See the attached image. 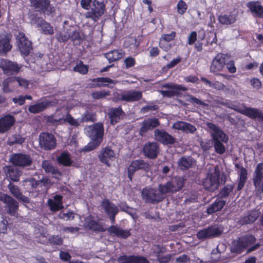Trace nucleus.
Instances as JSON below:
<instances>
[{
	"label": "nucleus",
	"instance_id": "f257e3e1",
	"mask_svg": "<svg viewBox=\"0 0 263 263\" xmlns=\"http://www.w3.org/2000/svg\"><path fill=\"white\" fill-rule=\"evenodd\" d=\"M208 127L211 130L210 132L212 141L205 140L200 142V146L203 152H207L213 145L215 152L219 155H222L226 152V148L224 144H227L229 141L228 136L216 124L208 122Z\"/></svg>",
	"mask_w": 263,
	"mask_h": 263
},
{
	"label": "nucleus",
	"instance_id": "f03ea898",
	"mask_svg": "<svg viewBox=\"0 0 263 263\" xmlns=\"http://www.w3.org/2000/svg\"><path fill=\"white\" fill-rule=\"evenodd\" d=\"M104 129L103 124L97 122L87 128V135L91 141L85 146L86 151H91L98 147L103 141Z\"/></svg>",
	"mask_w": 263,
	"mask_h": 263
},
{
	"label": "nucleus",
	"instance_id": "7ed1b4c3",
	"mask_svg": "<svg viewBox=\"0 0 263 263\" xmlns=\"http://www.w3.org/2000/svg\"><path fill=\"white\" fill-rule=\"evenodd\" d=\"M83 226L85 229L96 234L104 232L108 229L101 217L91 214L84 218Z\"/></svg>",
	"mask_w": 263,
	"mask_h": 263
},
{
	"label": "nucleus",
	"instance_id": "20e7f679",
	"mask_svg": "<svg viewBox=\"0 0 263 263\" xmlns=\"http://www.w3.org/2000/svg\"><path fill=\"white\" fill-rule=\"evenodd\" d=\"M220 171L218 166L213 170H210L206 177L203 180L202 185L205 190L214 191L219 185V176Z\"/></svg>",
	"mask_w": 263,
	"mask_h": 263
},
{
	"label": "nucleus",
	"instance_id": "39448f33",
	"mask_svg": "<svg viewBox=\"0 0 263 263\" xmlns=\"http://www.w3.org/2000/svg\"><path fill=\"white\" fill-rule=\"evenodd\" d=\"M184 184V180L182 178L176 177L172 180L167 181L164 184H159L158 190L159 193L164 196L167 193H174L180 191Z\"/></svg>",
	"mask_w": 263,
	"mask_h": 263
},
{
	"label": "nucleus",
	"instance_id": "423d86ee",
	"mask_svg": "<svg viewBox=\"0 0 263 263\" xmlns=\"http://www.w3.org/2000/svg\"><path fill=\"white\" fill-rule=\"evenodd\" d=\"M232 109L251 119L257 120L259 122H263V112L258 108L242 105V106L234 105Z\"/></svg>",
	"mask_w": 263,
	"mask_h": 263
},
{
	"label": "nucleus",
	"instance_id": "0eeeda50",
	"mask_svg": "<svg viewBox=\"0 0 263 263\" xmlns=\"http://www.w3.org/2000/svg\"><path fill=\"white\" fill-rule=\"evenodd\" d=\"M255 240V237L251 234L239 237L233 242L231 252L237 254H240L244 249L254 243Z\"/></svg>",
	"mask_w": 263,
	"mask_h": 263
},
{
	"label": "nucleus",
	"instance_id": "6e6552de",
	"mask_svg": "<svg viewBox=\"0 0 263 263\" xmlns=\"http://www.w3.org/2000/svg\"><path fill=\"white\" fill-rule=\"evenodd\" d=\"M10 162L14 165L22 168L32 165V159L30 155L24 153H13L10 157Z\"/></svg>",
	"mask_w": 263,
	"mask_h": 263
},
{
	"label": "nucleus",
	"instance_id": "1a4fd4ad",
	"mask_svg": "<svg viewBox=\"0 0 263 263\" xmlns=\"http://www.w3.org/2000/svg\"><path fill=\"white\" fill-rule=\"evenodd\" d=\"M252 181L256 193L263 194V162L257 164L253 174Z\"/></svg>",
	"mask_w": 263,
	"mask_h": 263
},
{
	"label": "nucleus",
	"instance_id": "9d476101",
	"mask_svg": "<svg viewBox=\"0 0 263 263\" xmlns=\"http://www.w3.org/2000/svg\"><path fill=\"white\" fill-rule=\"evenodd\" d=\"M222 233V229L219 226L213 225L199 231L196 235L199 239L204 240L219 237Z\"/></svg>",
	"mask_w": 263,
	"mask_h": 263
},
{
	"label": "nucleus",
	"instance_id": "9b49d317",
	"mask_svg": "<svg viewBox=\"0 0 263 263\" xmlns=\"http://www.w3.org/2000/svg\"><path fill=\"white\" fill-rule=\"evenodd\" d=\"M142 198L145 202L150 203H155L161 202L164 198V196L156 189L145 187L141 192Z\"/></svg>",
	"mask_w": 263,
	"mask_h": 263
},
{
	"label": "nucleus",
	"instance_id": "f8f14e48",
	"mask_svg": "<svg viewBox=\"0 0 263 263\" xmlns=\"http://www.w3.org/2000/svg\"><path fill=\"white\" fill-rule=\"evenodd\" d=\"M105 5L102 2L97 1H93L90 7V10L87 12L85 15L87 18H91L95 22L97 21L99 18L104 14L105 11Z\"/></svg>",
	"mask_w": 263,
	"mask_h": 263
},
{
	"label": "nucleus",
	"instance_id": "ddd939ff",
	"mask_svg": "<svg viewBox=\"0 0 263 263\" xmlns=\"http://www.w3.org/2000/svg\"><path fill=\"white\" fill-rule=\"evenodd\" d=\"M39 143L45 150H51L55 148L57 141L53 135L48 132H43L39 136Z\"/></svg>",
	"mask_w": 263,
	"mask_h": 263
},
{
	"label": "nucleus",
	"instance_id": "4468645a",
	"mask_svg": "<svg viewBox=\"0 0 263 263\" xmlns=\"http://www.w3.org/2000/svg\"><path fill=\"white\" fill-rule=\"evenodd\" d=\"M149 165L142 159L133 160L127 168V176L130 181H132L135 173L138 170L148 171Z\"/></svg>",
	"mask_w": 263,
	"mask_h": 263
},
{
	"label": "nucleus",
	"instance_id": "2eb2a0df",
	"mask_svg": "<svg viewBox=\"0 0 263 263\" xmlns=\"http://www.w3.org/2000/svg\"><path fill=\"white\" fill-rule=\"evenodd\" d=\"M149 165L142 159L133 160L127 168V176L130 181H132L135 173L138 170L148 171Z\"/></svg>",
	"mask_w": 263,
	"mask_h": 263
},
{
	"label": "nucleus",
	"instance_id": "dca6fc26",
	"mask_svg": "<svg viewBox=\"0 0 263 263\" xmlns=\"http://www.w3.org/2000/svg\"><path fill=\"white\" fill-rule=\"evenodd\" d=\"M149 165L142 159L133 160L127 168V176L130 181H132L135 173L138 170L148 171Z\"/></svg>",
	"mask_w": 263,
	"mask_h": 263
},
{
	"label": "nucleus",
	"instance_id": "f3484780",
	"mask_svg": "<svg viewBox=\"0 0 263 263\" xmlns=\"http://www.w3.org/2000/svg\"><path fill=\"white\" fill-rule=\"evenodd\" d=\"M0 200L5 204V210L7 214L14 216L18 209V203L10 196L4 194Z\"/></svg>",
	"mask_w": 263,
	"mask_h": 263
},
{
	"label": "nucleus",
	"instance_id": "a211bd4d",
	"mask_svg": "<svg viewBox=\"0 0 263 263\" xmlns=\"http://www.w3.org/2000/svg\"><path fill=\"white\" fill-rule=\"evenodd\" d=\"M16 39L21 53L25 56L28 55L32 49L31 42L22 32H18L16 36Z\"/></svg>",
	"mask_w": 263,
	"mask_h": 263
},
{
	"label": "nucleus",
	"instance_id": "6ab92c4d",
	"mask_svg": "<svg viewBox=\"0 0 263 263\" xmlns=\"http://www.w3.org/2000/svg\"><path fill=\"white\" fill-rule=\"evenodd\" d=\"M155 139L163 145H173L176 142V138L163 129L154 131Z\"/></svg>",
	"mask_w": 263,
	"mask_h": 263
},
{
	"label": "nucleus",
	"instance_id": "aec40b11",
	"mask_svg": "<svg viewBox=\"0 0 263 263\" xmlns=\"http://www.w3.org/2000/svg\"><path fill=\"white\" fill-rule=\"evenodd\" d=\"M142 151L145 157L155 159L159 153V146L156 142H148L144 145Z\"/></svg>",
	"mask_w": 263,
	"mask_h": 263
},
{
	"label": "nucleus",
	"instance_id": "412c9836",
	"mask_svg": "<svg viewBox=\"0 0 263 263\" xmlns=\"http://www.w3.org/2000/svg\"><path fill=\"white\" fill-rule=\"evenodd\" d=\"M114 151L109 146L103 148L98 155V159L100 162L109 167V161H112L115 159Z\"/></svg>",
	"mask_w": 263,
	"mask_h": 263
},
{
	"label": "nucleus",
	"instance_id": "4be33fe9",
	"mask_svg": "<svg viewBox=\"0 0 263 263\" xmlns=\"http://www.w3.org/2000/svg\"><path fill=\"white\" fill-rule=\"evenodd\" d=\"M54 104V101L45 98L39 103L30 105L28 108V111L31 113L37 114L44 111L48 107L53 106Z\"/></svg>",
	"mask_w": 263,
	"mask_h": 263
},
{
	"label": "nucleus",
	"instance_id": "5701e85b",
	"mask_svg": "<svg viewBox=\"0 0 263 263\" xmlns=\"http://www.w3.org/2000/svg\"><path fill=\"white\" fill-rule=\"evenodd\" d=\"M226 65V55L221 53L217 54L212 61L210 70L213 72L221 71Z\"/></svg>",
	"mask_w": 263,
	"mask_h": 263
},
{
	"label": "nucleus",
	"instance_id": "b1692460",
	"mask_svg": "<svg viewBox=\"0 0 263 263\" xmlns=\"http://www.w3.org/2000/svg\"><path fill=\"white\" fill-rule=\"evenodd\" d=\"M0 68L7 75L17 72L20 70V67L17 64L5 59H1L0 60Z\"/></svg>",
	"mask_w": 263,
	"mask_h": 263
},
{
	"label": "nucleus",
	"instance_id": "393cba45",
	"mask_svg": "<svg viewBox=\"0 0 263 263\" xmlns=\"http://www.w3.org/2000/svg\"><path fill=\"white\" fill-rule=\"evenodd\" d=\"M142 97V92L130 90L122 93L118 97L119 101L132 102L140 100Z\"/></svg>",
	"mask_w": 263,
	"mask_h": 263
},
{
	"label": "nucleus",
	"instance_id": "a878e982",
	"mask_svg": "<svg viewBox=\"0 0 263 263\" xmlns=\"http://www.w3.org/2000/svg\"><path fill=\"white\" fill-rule=\"evenodd\" d=\"M11 37L9 33L0 32V53H6L11 49Z\"/></svg>",
	"mask_w": 263,
	"mask_h": 263
},
{
	"label": "nucleus",
	"instance_id": "bb28decb",
	"mask_svg": "<svg viewBox=\"0 0 263 263\" xmlns=\"http://www.w3.org/2000/svg\"><path fill=\"white\" fill-rule=\"evenodd\" d=\"M14 117L10 115H6L0 118V134L8 131L15 123Z\"/></svg>",
	"mask_w": 263,
	"mask_h": 263
},
{
	"label": "nucleus",
	"instance_id": "cd10ccee",
	"mask_svg": "<svg viewBox=\"0 0 263 263\" xmlns=\"http://www.w3.org/2000/svg\"><path fill=\"white\" fill-rule=\"evenodd\" d=\"M125 115L124 112L121 106L118 107H112L109 109L108 116L110 124L115 125L119 121L122 119Z\"/></svg>",
	"mask_w": 263,
	"mask_h": 263
},
{
	"label": "nucleus",
	"instance_id": "c85d7f7f",
	"mask_svg": "<svg viewBox=\"0 0 263 263\" xmlns=\"http://www.w3.org/2000/svg\"><path fill=\"white\" fill-rule=\"evenodd\" d=\"M226 203V200L217 196L215 200L207 207L206 212L209 215L219 212L223 208Z\"/></svg>",
	"mask_w": 263,
	"mask_h": 263
},
{
	"label": "nucleus",
	"instance_id": "c756f323",
	"mask_svg": "<svg viewBox=\"0 0 263 263\" xmlns=\"http://www.w3.org/2000/svg\"><path fill=\"white\" fill-rule=\"evenodd\" d=\"M31 23L37 28H41L42 32L46 34H52L54 33L53 27L40 18L32 19Z\"/></svg>",
	"mask_w": 263,
	"mask_h": 263
},
{
	"label": "nucleus",
	"instance_id": "7c9ffc66",
	"mask_svg": "<svg viewBox=\"0 0 263 263\" xmlns=\"http://www.w3.org/2000/svg\"><path fill=\"white\" fill-rule=\"evenodd\" d=\"M107 232L119 238L126 239L130 236V230H123L117 226L111 225L107 229Z\"/></svg>",
	"mask_w": 263,
	"mask_h": 263
},
{
	"label": "nucleus",
	"instance_id": "2f4dec72",
	"mask_svg": "<svg viewBox=\"0 0 263 263\" xmlns=\"http://www.w3.org/2000/svg\"><path fill=\"white\" fill-rule=\"evenodd\" d=\"M174 129L180 130L186 133L194 134L197 130L195 126L184 121H177L172 126Z\"/></svg>",
	"mask_w": 263,
	"mask_h": 263
},
{
	"label": "nucleus",
	"instance_id": "473e14b6",
	"mask_svg": "<svg viewBox=\"0 0 263 263\" xmlns=\"http://www.w3.org/2000/svg\"><path fill=\"white\" fill-rule=\"evenodd\" d=\"M8 187L12 195L20 202L25 203H29L30 202L29 198L21 192L20 189L17 185L10 183Z\"/></svg>",
	"mask_w": 263,
	"mask_h": 263
},
{
	"label": "nucleus",
	"instance_id": "72a5a7b5",
	"mask_svg": "<svg viewBox=\"0 0 263 263\" xmlns=\"http://www.w3.org/2000/svg\"><path fill=\"white\" fill-rule=\"evenodd\" d=\"M163 86L168 88H173L172 90H161L160 92L164 97H174L179 93V90L184 91L186 90V88L182 87L181 85L173 86L172 83H165Z\"/></svg>",
	"mask_w": 263,
	"mask_h": 263
},
{
	"label": "nucleus",
	"instance_id": "f704fd0d",
	"mask_svg": "<svg viewBox=\"0 0 263 263\" xmlns=\"http://www.w3.org/2000/svg\"><path fill=\"white\" fill-rule=\"evenodd\" d=\"M247 6L254 16L263 18V6L258 2H249Z\"/></svg>",
	"mask_w": 263,
	"mask_h": 263
},
{
	"label": "nucleus",
	"instance_id": "c9c22d12",
	"mask_svg": "<svg viewBox=\"0 0 263 263\" xmlns=\"http://www.w3.org/2000/svg\"><path fill=\"white\" fill-rule=\"evenodd\" d=\"M42 167L46 173H51L53 177L59 179L62 176L61 173L51 164V162L48 160H44L42 162Z\"/></svg>",
	"mask_w": 263,
	"mask_h": 263
},
{
	"label": "nucleus",
	"instance_id": "e433bc0d",
	"mask_svg": "<svg viewBox=\"0 0 263 263\" xmlns=\"http://www.w3.org/2000/svg\"><path fill=\"white\" fill-rule=\"evenodd\" d=\"M195 162L194 159L191 156H182L178 161V166L181 170L185 171L192 166Z\"/></svg>",
	"mask_w": 263,
	"mask_h": 263
},
{
	"label": "nucleus",
	"instance_id": "4c0bfd02",
	"mask_svg": "<svg viewBox=\"0 0 263 263\" xmlns=\"http://www.w3.org/2000/svg\"><path fill=\"white\" fill-rule=\"evenodd\" d=\"M5 171L6 175L13 181H18L21 175V171L12 166H7Z\"/></svg>",
	"mask_w": 263,
	"mask_h": 263
},
{
	"label": "nucleus",
	"instance_id": "58836bf2",
	"mask_svg": "<svg viewBox=\"0 0 263 263\" xmlns=\"http://www.w3.org/2000/svg\"><path fill=\"white\" fill-rule=\"evenodd\" d=\"M157 251H155V255L157 260L160 263H167L171 260V256L170 254L162 255L164 252V248L160 245L157 246Z\"/></svg>",
	"mask_w": 263,
	"mask_h": 263
},
{
	"label": "nucleus",
	"instance_id": "ea45409f",
	"mask_svg": "<svg viewBox=\"0 0 263 263\" xmlns=\"http://www.w3.org/2000/svg\"><path fill=\"white\" fill-rule=\"evenodd\" d=\"M258 214L255 211H251L248 214L240 219V223L241 225L247 224L254 222L258 218Z\"/></svg>",
	"mask_w": 263,
	"mask_h": 263
},
{
	"label": "nucleus",
	"instance_id": "a19ab883",
	"mask_svg": "<svg viewBox=\"0 0 263 263\" xmlns=\"http://www.w3.org/2000/svg\"><path fill=\"white\" fill-rule=\"evenodd\" d=\"M101 206L107 214L112 213V211L119 212L116 205L110 202L108 199L104 198L101 202Z\"/></svg>",
	"mask_w": 263,
	"mask_h": 263
},
{
	"label": "nucleus",
	"instance_id": "79ce46f5",
	"mask_svg": "<svg viewBox=\"0 0 263 263\" xmlns=\"http://www.w3.org/2000/svg\"><path fill=\"white\" fill-rule=\"evenodd\" d=\"M25 140V138L18 134H14L9 137L7 140V144L9 146H13L15 144L22 145Z\"/></svg>",
	"mask_w": 263,
	"mask_h": 263
},
{
	"label": "nucleus",
	"instance_id": "37998d69",
	"mask_svg": "<svg viewBox=\"0 0 263 263\" xmlns=\"http://www.w3.org/2000/svg\"><path fill=\"white\" fill-rule=\"evenodd\" d=\"M248 172L246 168L241 167V172L239 175L238 182L237 191H239L242 189L247 179Z\"/></svg>",
	"mask_w": 263,
	"mask_h": 263
},
{
	"label": "nucleus",
	"instance_id": "c03bdc74",
	"mask_svg": "<svg viewBox=\"0 0 263 263\" xmlns=\"http://www.w3.org/2000/svg\"><path fill=\"white\" fill-rule=\"evenodd\" d=\"M124 55L123 52L118 50H112L105 54V57L109 62L118 61Z\"/></svg>",
	"mask_w": 263,
	"mask_h": 263
},
{
	"label": "nucleus",
	"instance_id": "a18cd8bd",
	"mask_svg": "<svg viewBox=\"0 0 263 263\" xmlns=\"http://www.w3.org/2000/svg\"><path fill=\"white\" fill-rule=\"evenodd\" d=\"M57 161L59 164L65 166H69L72 163L70 155L67 152H62L60 155L58 157Z\"/></svg>",
	"mask_w": 263,
	"mask_h": 263
},
{
	"label": "nucleus",
	"instance_id": "49530a36",
	"mask_svg": "<svg viewBox=\"0 0 263 263\" xmlns=\"http://www.w3.org/2000/svg\"><path fill=\"white\" fill-rule=\"evenodd\" d=\"M219 22L223 25H231L234 23L237 20V16L234 14H230L229 15H223L219 17Z\"/></svg>",
	"mask_w": 263,
	"mask_h": 263
},
{
	"label": "nucleus",
	"instance_id": "de8ad7c7",
	"mask_svg": "<svg viewBox=\"0 0 263 263\" xmlns=\"http://www.w3.org/2000/svg\"><path fill=\"white\" fill-rule=\"evenodd\" d=\"M35 185H36V180L33 178L25 180L24 183L25 191L29 194H32V196H33Z\"/></svg>",
	"mask_w": 263,
	"mask_h": 263
},
{
	"label": "nucleus",
	"instance_id": "09e8293b",
	"mask_svg": "<svg viewBox=\"0 0 263 263\" xmlns=\"http://www.w3.org/2000/svg\"><path fill=\"white\" fill-rule=\"evenodd\" d=\"M234 187V184H227L221 189L217 196L222 199L227 198L229 196V194L233 191Z\"/></svg>",
	"mask_w": 263,
	"mask_h": 263
},
{
	"label": "nucleus",
	"instance_id": "8fccbe9b",
	"mask_svg": "<svg viewBox=\"0 0 263 263\" xmlns=\"http://www.w3.org/2000/svg\"><path fill=\"white\" fill-rule=\"evenodd\" d=\"M31 5L35 8L44 10L49 6V0H31Z\"/></svg>",
	"mask_w": 263,
	"mask_h": 263
},
{
	"label": "nucleus",
	"instance_id": "3c124183",
	"mask_svg": "<svg viewBox=\"0 0 263 263\" xmlns=\"http://www.w3.org/2000/svg\"><path fill=\"white\" fill-rule=\"evenodd\" d=\"M80 37V34L76 30L70 29L67 34L64 35V38L62 39L63 41H67L69 39L72 40H77Z\"/></svg>",
	"mask_w": 263,
	"mask_h": 263
},
{
	"label": "nucleus",
	"instance_id": "603ef678",
	"mask_svg": "<svg viewBox=\"0 0 263 263\" xmlns=\"http://www.w3.org/2000/svg\"><path fill=\"white\" fill-rule=\"evenodd\" d=\"M130 263H149L148 259L143 256H129Z\"/></svg>",
	"mask_w": 263,
	"mask_h": 263
},
{
	"label": "nucleus",
	"instance_id": "864d4df0",
	"mask_svg": "<svg viewBox=\"0 0 263 263\" xmlns=\"http://www.w3.org/2000/svg\"><path fill=\"white\" fill-rule=\"evenodd\" d=\"M110 92L109 90H102L98 91L92 92L91 96L93 99H100L105 97L107 96H109Z\"/></svg>",
	"mask_w": 263,
	"mask_h": 263
},
{
	"label": "nucleus",
	"instance_id": "5fc2aeb1",
	"mask_svg": "<svg viewBox=\"0 0 263 263\" xmlns=\"http://www.w3.org/2000/svg\"><path fill=\"white\" fill-rule=\"evenodd\" d=\"M63 121L65 123H68L69 125L77 127L79 125V123L78 121L74 119L72 116L69 113L67 114L65 117L63 119Z\"/></svg>",
	"mask_w": 263,
	"mask_h": 263
},
{
	"label": "nucleus",
	"instance_id": "6e6d98bb",
	"mask_svg": "<svg viewBox=\"0 0 263 263\" xmlns=\"http://www.w3.org/2000/svg\"><path fill=\"white\" fill-rule=\"evenodd\" d=\"M73 70L81 74H85L88 71V67L80 62L73 67Z\"/></svg>",
	"mask_w": 263,
	"mask_h": 263
},
{
	"label": "nucleus",
	"instance_id": "4d7b16f0",
	"mask_svg": "<svg viewBox=\"0 0 263 263\" xmlns=\"http://www.w3.org/2000/svg\"><path fill=\"white\" fill-rule=\"evenodd\" d=\"M48 203L50 207V210L52 212L58 211L64 208L63 205L57 203V202L53 201V200L51 199H49L48 200Z\"/></svg>",
	"mask_w": 263,
	"mask_h": 263
},
{
	"label": "nucleus",
	"instance_id": "13d9d810",
	"mask_svg": "<svg viewBox=\"0 0 263 263\" xmlns=\"http://www.w3.org/2000/svg\"><path fill=\"white\" fill-rule=\"evenodd\" d=\"M34 190L33 196L36 197L46 191V189L42 185V184L36 180V185L35 186Z\"/></svg>",
	"mask_w": 263,
	"mask_h": 263
},
{
	"label": "nucleus",
	"instance_id": "bf43d9fd",
	"mask_svg": "<svg viewBox=\"0 0 263 263\" xmlns=\"http://www.w3.org/2000/svg\"><path fill=\"white\" fill-rule=\"evenodd\" d=\"M150 129H153L159 126L160 122L159 120L156 118H148L146 119Z\"/></svg>",
	"mask_w": 263,
	"mask_h": 263
},
{
	"label": "nucleus",
	"instance_id": "052dcab7",
	"mask_svg": "<svg viewBox=\"0 0 263 263\" xmlns=\"http://www.w3.org/2000/svg\"><path fill=\"white\" fill-rule=\"evenodd\" d=\"M177 9L178 13L182 14L186 11L187 5L185 2L180 0L177 4Z\"/></svg>",
	"mask_w": 263,
	"mask_h": 263
},
{
	"label": "nucleus",
	"instance_id": "680f3d73",
	"mask_svg": "<svg viewBox=\"0 0 263 263\" xmlns=\"http://www.w3.org/2000/svg\"><path fill=\"white\" fill-rule=\"evenodd\" d=\"M176 33L175 32H172L170 34H163L161 36L160 40H162L163 42L165 41L168 42L171 40H173L175 37Z\"/></svg>",
	"mask_w": 263,
	"mask_h": 263
},
{
	"label": "nucleus",
	"instance_id": "e2e57ef3",
	"mask_svg": "<svg viewBox=\"0 0 263 263\" xmlns=\"http://www.w3.org/2000/svg\"><path fill=\"white\" fill-rule=\"evenodd\" d=\"M149 129H150L148 124L146 121V120H144L142 123V125L139 130V134L141 136L143 135L144 133L147 132Z\"/></svg>",
	"mask_w": 263,
	"mask_h": 263
},
{
	"label": "nucleus",
	"instance_id": "0e129e2a",
	"mask_svg": "<svg viewBox=\"0 0 263 263\" xmlns=\"http://www.w3.org/2000/svg\"><path fill=\"white\" fill-rule=\"evenodd\" d=\"M49 240L51 243L58 246H61L63 243V239L58 235L53 236L49 239Z\"/></svg>",
	"mask_w": 263,
	"mask_h": 263
},
{
	"label": "nucleus",
	"instance_id": "69168bd1",
	"mask_svg": "<svg viewBox=\"0 0 263 263\" xmlns=\"http://www.w3.org/2000/svg\"><path fill=\"white\" fill-rule=\"evenodd\" d=\"M38 181L42 184V185L46 189V190L52 184L50 179L47 177H43L42 179Z\"/></svg>",
	"mask_w": 263,
	"mask_h": 263
},
{
	"label": "nucleus",
	"instance_id": "338daca9",
	"mask_svg": "<svg viewBox=\"0 0 263 263\" xmlns=\"http://www.w3.org/2000/svg\"><path fill=\"white\" fill-rule=\"evenodd\" d=\"M60 259L65 261H68L70 260L71 256L67 252L61 251L60 253Z\"/></svg>",
	"mask_w": 263,
	"mask_h": 263
},
{
	"label": "nucleus",
	"instance_id": "774afa93",
	"mask_svg": "<svg viewBox=\"0 0 263 263\" xmlns=\"http://www.w3.org/2000/svg\"><path fill=\"white\" fill-rule=\"evenodd\" d=\"M198 198L197 195L192 194L190 196H189V197L185 200L184 202L186 204L195 203L198 202Z\"/></svg>",
	"mask_w": 263,
	"mask_h": 263
}]
</instances>
